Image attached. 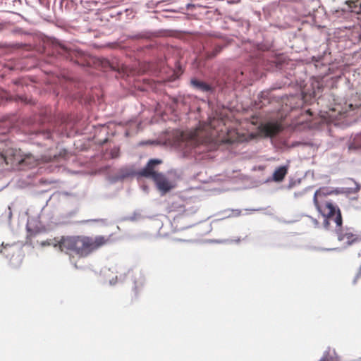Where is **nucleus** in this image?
Returning <instances> with one entry per match:
<instances>
[{
    "label": "nucleus",
    "instance_id": "1",
    "mask_svg": "<svg viewBox=\"0 0 361 361\" xmlns=\"http://www.w3.org/2000/svg\"><path fill=\"white\" fill-rule=\"evenodd\" d=\"M109 242L110 237L104 235L62 236L54 246L58 245L61 252L67 254H75L79 257H86Z\"/></svg>",
    "mask_w": 361,
    "mask_h": 361
},
{
    "label": "nucleus",
    "instance_id": "13",
    "mask_svg": "<svg viewBox=\"0 0 361 361\" xmlns=\"http://www.w3.org/2000/svg\"><path fill=\"white\" fill-rule=\"evenodd\" d=\"M223 47L220 45H216L214 47V49L211 52L207 53V58L212 59L215 57L217 54H219L222 51Z\"/></svg>",
    "mask_w": 361,
    "mask_h": 361
},
{
    "label": "nucleus",
    "instance_id": "10",
    "mask_svg": "<svg viewBox=\"0 0 361 361\" xmlns=\"http://www.w3.org/2000/svg\"><path fill=\"white\" fill-rule=\"evenodd\" d=\"M348 148L350 150L361 149V134H358L355 136L353 140L349 144Z\"/></svg>",
    "mask_w": 361,
    "mask_h": 361
},
{
    "label": "nucleus",
    "instance_id": "16",
    "mask_svg": "<svg viewBox=\"0 0 361 361\" xmlns=\"http://www.w3.org/2000/svg\"><path fill=\"white\" fill-rule=\"evenodd\" d=\"M0 158H1V159H4V161L6 162V164H8V163H9V161H8V158H7V157H4V155H3L1 153L0 154Z\"/></svg>",
    "mask_w": 361,
    "mask_h": 361
},
{
    "label": "nucleus",
    "instance_id": "3",
    "mask_svg": "<svg viewBox=\"0 0 361 361\" xmlns=\"http://www.w3.org/2000/svg\"><path fill=\"white\" fill-rule=\"evenodd\" d=\"M338 240L345 245H351L361 240L360 235L351 228L338 227Z\"/></svg>",
    "mask_w": 361,
    "mask_h": 361
},
{
    "label": "nucleus",
    "instance_id": "12",
    "mask_svg": "<svg viewBox=\"0 0 361 361\" xmlns=\"http://www.w3.org/2000/svg\"><path fill=\"white\" fill-rule=\"evenodd\" d=\"M199 142L195 134L192 135L188 140L185 141V145L190 148H195L198 146Z\"/></svg>",
    "mask_w": 361,
    "mask_h": 361
},
{
    "label": "nucleus",
    "instance_id": "17",
    "mask_svg": "<svg viewBox=\"0 0 361 361\" xmlns=\"http://www.w3.org/2000/svg\"><path fill=\"white\" fill-rule=\"evenodd\" d=\"M111 154H112V157H113V158L116 157L118 156V155H117V154H118V150H117L116 152H115V149H114V151L112 152V153H111Z\"/></svg>",
    "mask_w": 361,
    "mask_h": 361
},
{
    "label": "nucleus",
    "instance_id": "11",
    "mask_svg": "<svg viewBox=\"0 0 361 361\" xmlns=\"http://www.w3.org/2000/svg\"><path fill=\"white\" fill-rule=\"evenodd\" d=\"M349 7L351 8L352 12L359 13L361 12V4L359 0H348L346 1Z\"/></svg>",
    "mask_w": 361,
    "mask_h": 361
},
{
    "label": "nucleus",
    "instance_id": "20",
    "mask_svg": "<svg viewBox=\"0 0 361 361\" xmlns=\"http://www.w3.org/2000/svg\"><path fill=\"white\" fill-rule=\"evenodd\" d=\"M320 361H325L324 360H321Z\"/></svg>",
    "mask_w": 361,
    "mask_h": 361
},
{
    "label": "nucleus",
    "instance_id": "14",
    "mask_svg": "<svg viewBox=\"0 0 361 361\" xmlns=\"http://www.w3.org/2000/svg\"><path fill=\"white\" fill-rule=\"evenodd\" d=\"M61 47L63 50L64 53L67 54L66 57L69 59L71 61H73V55L75 54V52L72 50L68 49L64 46H61Z\"/></svg>",
    "mask_w": 361,
    "mask_h": 361
},
{
    "label": "nucleus",
    "instance_id": "9",
    "mask_svg": "<svg viewBox=\"0 0 361 361\" xmlns=\"http://www.w3.org/2000/svg\"><path fill=\"white\" fill-rule=\"evenodd\" d=\"M288 166H282L276 168L273 173L272 178L275 182L282 181L288 173Z\"/></svg>",
    "mask_w": 361,
    "mask_h": 361
},
{
    "label": "nucleus",
    "instance_id": "7",
    "mask_svg": "<svg viewBox=\"0 0 361 361\" xmlns=\"http://www.w3.org/2000/svg\"><path fill=\"white\" fill-rule=\"evenodd\" d=\"M152 180L155 182L158 189L164 192H166L173 188L172 183L161 173L155 175Z\"/></svg>",
    "mask_w": 361,
    "mask_h": 361
},
{
    "label": "nucleus",
    "instance_id": "15",
    "mask_svg": "<svg viewBox=\"0 0 361 361\" xmlns=\"http://www.w3.org/2000/svg\"><path fill=\"white\" fill-rule=\"evenodd\" d=\"M360 278H361V267H360V271H358V273L357 274V275H356V276H355V279H354L353 282L355 283L357 281V280H358L359 279H360Z\"/></svg>",
    "mask_w": 361,
    "mask_h": 361
},
{
    "label": "nucleus",
    "instance_id": "18",
    "mask_svg": "<svg viewBox=\"0 0 361 361\" xmlns=\"http://www.w3.org/2000/svg\"><path fill=\"white\" fill-rule=\"evenodd\" d=\"M134 292H135V295H137V287H135Z\"/></svg>",
    "mask_w": 361,
    "mask_h": 361
},
{
    "label": "nucleus",
    "instance_id": "2",
    "mask_svg": "<svg viewBox=\"0 0 361 361\" xmlns=\"http://www.w3.org/2000/svg\"><path fill=\"white\" fill-rule=\"evenodd\" d=\"M329 192L326 188H319L314 195L313 201L317 210L324 217V224L328 226L330 221H334L336 227H341L343 218L341 212L336 204L331 200H325V197Z\"/></svg>",
    "mask_w": 361,
    "mask_h": 361
},
{
    "label": "nucleus",
    "instance_id": "5",
    "mask_svg": "<svg viewBox=\"0 0 361 361\" xmlns=\"http://www.w3.org/2000/svg\"><path fill=\"white\" fill-rule=\"evenodd\" d=\"M161 162V160L159 159H150L145 167L139 172V175L153 179L155 177V175L159 173L155 171V167Z\"/></svg>",
    "mask_w": 361,
    "mask_h": 361
},
{
    "label": "nucleus",
    "instance_id": "8",
    "mask_svg": "<svg viewBox=\"0 0 361 361\" xmlns=\"http://www.w3.org/2000/svg\"><path fill=\"white\" fill-rule=\"evenodd\" d=\"M190 85L193 88L203 92H212L214 90V87L211 85L196 78L190 80Z\"/></svg>",
    "mask_w": 361,
    "mask_h": 361
},
{
    "label": "nucleus",
    "instance_id": "19",
    "mask_svg": "<svg viewBox=\"0 0 361 361\" xmlns=\"http://www.w3.org/2000/svg\"><path fill=\"white\" fill-rule=\"evenodd\" d=\"M54 160H55V159H57V156H56V155H54Z\"/></svg>",
    "mask_w": 361,
    "mask_h": 361
},
{
    "label": "nucleus",
    "instance_id": "4",
    "mask_svg": "<svg viewBox=\"0 0 361 361\" xmlns=\"http://www.w3.org/2000/svg\"><path fill=\"white\" fill-rule=\"evenodd\" d=\"M13 158L10 159L11 164H17L22 166L32 168L37 165L36 159L31 154L21 155L20 151L15 150Z\"/></svg>",
    "mask_w": 361,
    "mask_h": 361
},
{
    "label": "nucleus",
    "instance_id": "6",
    "mask_svg": "<svg viewBox=\"0 0 361 361\" xmlns=\"http://www.w3.org/2000/svg\"><path fill=\"white\" fill-rule=\"evenodd\" d=\"M259 133L265 137L276 135L281 130V125L277 123H267L259 127Z\"/></svg>",
    "mask_w": 361,
    "mask_h": 361
}]
</instances>
